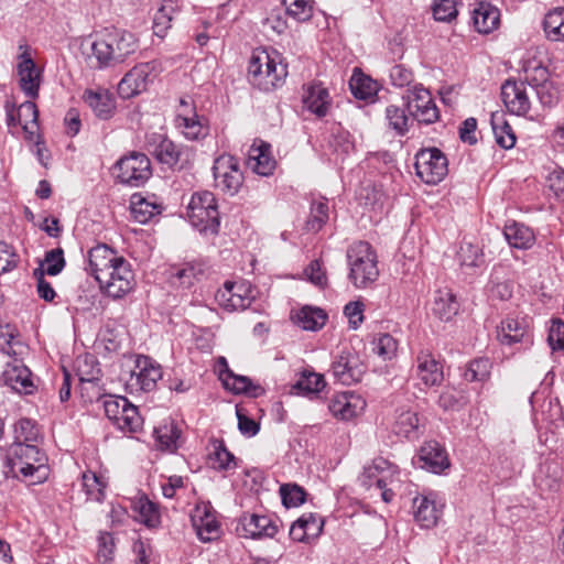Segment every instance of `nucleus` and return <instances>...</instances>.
Returning <instances> with one entry per match:
<instances>
[{
	"mask_svg": "<svg viewBox=\"0 0 564 564\" xmlns=\"http://www.w3.org/2000/svg\"><path fill=\"white\" fill-rule=\"evenodd\" d=\"M91 274L100 289L109 296L120 299L134 285V274L130 263L106 245L90 249L88 253Z\"/></svg>",
	"mask_w": 564,
	"mask_h": 564,
	"instance_id": "nucleus-1",
	"label": "nucleus"
},
{
	"mask_svg": "<svg viewBox=\"0 0 564 564\" xmlns=\"http://www.w3.org/2000/svg\"><path fill=\"white\" fill-rule=\"evenodd\" d=\"M138 46L131 32L112 29L84 39L80 51L93 67L107 68L123 63Z\"/></svg>",
	"mask_w": 564,
	"mask_h": 564,
	"instance_id": "nucleus-2",
	"label": "nucleus"
},
{
	"mask_svg": "<svg viewBox=\"0 0 564 564\" xmlns=\"http://www.w3.org/2000/svg\"><path fill=\"white\" fill-rule=\"evenodd\" d=\"M286 76L288 66L276 51L258 48L252 52L248 65V80L253 87L272 91L284 84Z\"/></svg>",
	"mask_w": 564,
	"mask_h": 564,
	"instance_id": "nucleus-3",
	"label": "nucleus"
},
{
	"mask_svg": "<svg viewBox=\"0 0 564 564\" xmlns=\"http://www.w3.org/2000/svg\"><path fill=\"white\" fill-rule=\"evenodd\" d=\"M7 466L13 476L22 475L42 482L47 477L46 457L35 444L12 443L7 451Z\"/></svg>",
	"mask_w": 564,
	"mask_h": 564,
	"instance_id": "nucleus-4",
	"label": "nucleus"
},
{
	"mask_svg": "<svg viewBox=\"0 0 564 564\" xmlns=\"http://www.w3.org/2000/svg\"><path fill=\"white\" fill-rule=\"evenodd\" d=\"M348 280L356 289H366L379 276L377 253L366 241H357L347 250Z\"/></svg>",
	"mask_w": 564,
	"mask_h": 564,
	"instance_id": "nucleus-5",
	"label": "nucleus"
},
{
	"mask_svg": "<svg viewBox=\"0 0 564 564\" xmlns=\"http://www.w3.org/2000/svg\"><path fill=\"white\" fill-rule=\"evenodd\" d=\"M187 217L193 227L204 235H216L219 230V212L212 192L194 193L187 206Z\"/></svg>",
	"mask_w": 564,
	"mask_h": 564,
	"instance_id": "nucleus-6",
	"label": "nucleus"
},
{
	"mask_svg": "<svg viewBox=\"0 0 564 564\" xmlns=\"http://www.w3.org/2000/svg\"><path fill=\"white\" fill-rule=\"evenodd\" d=\"M102 406L107 417L124 433H134L142 426V417L134 406L124 397L106 395Z\"/></svg>",
	"mask_w": 564,
	"mask_h": 564,
	"instance_id": "nucleus-7",
	"label": "nucleus"
},
{
	"mask_svg": "<svg viewBox=\"0 0 564 564\" xmlns=\"http://www.w3.org/2000/svg\"><path fill=\"white\" fill-rule=\"evenodd\" d=\"M162 375V368L156 361L148 356L139 355L126 379V387L131 393L150 392L156 388Z\"/></svg>",
	"mask_w": 564,
	"mask_h": 564,
	"instance_id": "nucleus-8",
	"label": "nucleus"
},
{
	"mask_svg": "<svg viewBox=\"0 0 564 564\" xmlns=\"http://www.w3.org/2000/svg\"><path fill=\"white\" fill-rule=\"evenodd\" d=\"M414 167L422 182L436 185L447 175L448 161L437 148L422 149L415 155Z\"/></svg>",
	"mask_w": 564,
	"mask_h": 564,
	"instance_id": "nucleus-9",
	"label": "nucleus"
},
{
	"mask_svg": "<svg viewBox=\"0 0 564 564\" xmlns=\"http://www.w3.org/2000/svg\"><path fill=\"white\" fill-rule=\"evenodd\" d=\"M404 107L419 123L431 124L440 118L438 109L431 93L423 85H414L402 96Z\"/></svg>",
	"mask_w": 564,
	"mask_h": 564,
	"instance_id": "nucleus-10",
	"label": "nucleus"
},
{
	"mask_svg": "<svg viewBox=\"0 0 564 564\" xmlns=\"http://www.w3.org/2000/svg\"><path fill=\"white\" fill-rule=\"evenodd\" d=\"M161 72V63L155 59L137 64L118 84V94L124 99L141 94Z\"/></svg>",
	"mask_w": 564,
	"mask_h": 564,
	"instance_id": "nucleus-11",
	"label": "nucleus"
},
{
	"mask_svg": "<svg viewBox=\"0 0 564 564\" xmlns=\"http://www.w3.org/2000/svg\"><path fill=\"white\" fill-rule=\"evenodd\" d=\"M213 175L216 187L231 196L238 193L243 183L239 161L230 154H221L215 159Z\"/></svg>",
	"mask_w": 564,
	"mask_h": 564,
	"instance_id": "nucleus-12",
	"label": "nucleus"
},
{
	"mask_svg": "<svg viewBox=\"0 0 564 564\" xmlns=\"http://www.w3.org/2000/svg\"><path fill=\"white\" fill-rule=\"evenodd\" d=\"M116 167L117 177L122 184L138 187L144 184L152 175L150 159L139 152H132L121 158Z\"/></svg>",
	"mask_w": 564,
	"mask_h": 564,
	"instance_id": "nucleus-13",
	"label": "nucleus"
},
{
	"mask_svg": "<svg viewBox=\"0 0 564 564\" xmlns=\"http://www.w3.org/2000/svg\"><path fill=\"white\" fill-rule=\"evenodd\" d=\"M534 91L535 87L524 82L507 80L501 87V98L510 113L525 116L531 109V95Z\"/></svg>",
	"mask_w": 564,
	"mask_h": 564,
	"instance_id": "nucleus-14",
	"label": "nucleus"
},
{
	"mask_svg": "<svg viewBox=\"0 0 564 564\" xmlns=\"http://www.w3.org/2000/svg\"><path fill=\"white\" fill-rule=\"evenodd\" d=\"M252 299L250 286L245 282L227 281L216 293L218 304L229 312L247 308Z\"/></svg>",
	"mask_w": 564,
	"mask_h": 564,
	"instance_id": "nucleus-15",
	"label": "nucleus"
},
{
	"mask_svg": "<svg viewBox=\"0 0 564 564\" xmlns=\"http://www.w3.org/2000/svg\"><path fill=\"white\" fill-rule=\"evenodd\" d=\"M18 59L17 74L20 88L29 98H36L42 82L41 70L36 67L28 51L21 53Z\"/></svg>",
	"mask_w": 564,
	"mask_h": 564,
	"instance_id": "nucleus-16",
	"label": "nucleus"
},
{
	"mask_svg": "<svg viewBox=\"0 0 564 564\" xmlns=\"http://www.w3.org/2000/svg\"><path fill=\"white\" fill-rule=\"evenodd\" d=\"M332 372L340 383L350 386L361 380L365 366L356 355L343 350L333 361Z\"/></svg>",
	"mask_w": 564,
	"mask_h": 564,
	"instance_id": "nucleus-17",
	"label": "nucleus"
},
{
	"mask_svg": "<svg viewBox=\"0 0 564 564\" xmlns=\"http://www.w3.org/2000/svg\"><path fill=\"white\" fill-rule=\"evenodd\" d=\"M175 126L181 130L182 134L191 141L200 140L208 133V129L198 118L192 105L185 99H181L180 101Z\"/></svg>",
	"mask_w": 564,
	"mask_h": 564,
	"instance_id": "nucleus-18",
	"label": "nucleus"
},
{
	"mask_svg": "<svg viewBox=\"0 0 564 564\" xmlns=\"http://www.w3.org/2000/svg\"><path fill=\"white\" fill-rule=\"evenodd\" d=\"M191 521L200 541L210 542L219 536L220 527L209 505H197L191 514Z\"/></svg>",
	"mask_w": 564,
	"mask_h": 564,
	"instance_id": "nucleus-19",
	"label": "nucleus"
},
{
	"mask_svg": "<svg viewBox=\"0 0 564 564\" xmlns=\"http://www.w3.org/2000/svg\"><path fill=\"white\" fill-rule=\"evenodd\" d=\"M237 532L243 538H272L278 532V527L268 516L245 513L239 519Z\"/></svg>",
	"mask_w": 564,
	"mask_h": 564,
	"instance_id": "nucleus-20",
	"label": "nucleus"
},
{
	"mask_svg": "<svg viewBox=\"0 0 564 564\" xmlns=\"http://www.w3.org/2000/svg\"><path fill=\"white\" fill-rule=\"evenodd\" d=\"M145 149L160 163L167 166H174L180 161L181 149L162 133L153 132L148 134Z\"/></svg>",
	"mask_w": 564,
	"mask_h": 564,
	"instance_id": "nucleus-21",
	"label": "nucleus"
},
{
	"mask_svg": "<svg viewBox=\"0 0 564 564\" xmlns=\"http://www.w3.org/2000/svg\"><path fill=\"white\" fill-rule=\"evenodd\" d=\"M0 381L18 393L30 394L34 390L30 369L17 359L7 364Z\"/></svg>",
	"mask_w": 564,
	"mask_h": 564,
	"instance_id": "nucleus-22",
	"label": "nucleus"
},
{
	"mask_svg": "<svg viewBox=\"0 0 564 564\" xmlns=\"http://www.w3.org/2000/svg\"><path fill=\"white\" fill-rule=\"evenodd\" d=\"M218 367L219 379L223 381L226 389L235 393H246L253 398L263 393V389L258 384H253L248 377L235 375L229 369L225 357L218 359Z\"/></svg>",
	"mask_w": 564,
	"mask_h": 564,
	"instance_id": "nucleus-23",
	"label": "nucleus"
},
{
	"mask_svg": "<svg viewBox=\"0 0 564 564\" xmlns=\"http://www.w3.org/2000/svg\"><path fill=\"white\" fill-rule=\"evenodd\" d=\"M366 406V401L358 394L344 392L336 394L329 402L330 413L339 420H351L360 414Z\"/></svg>",
	"mask_w": 564,
	"mask_h": 564,
	"instance_id": "nucleus-24",
	"label": "nucleus"
},
{
	"mask_svg": "<svg viewBox=\"0 0 564 564\" xmlns=\"http://www.w3.org/2000/svg\"><path fill=\"white\" fill-rule=\"evenodd\" d=\"M271 145L261 140L254 141L248 150L247 166L261 176L273 173L276 162L270 152Z\"/></svg>",
	"mask_w": 564,
	"mask_h": 564,
	"instance_id": "nucleus-25",
	"label": "nucleus"
},
{
	"mask_svg": "<svg viewBox=\"0 0 564 564\" xmlns=\"http://www.w3.org/2000/svg\"><path fill=\"white\" fill-rule=\"evenodd\" d=\"M386 469L390 475H392V466L383 458H378L373 460L372 466L366 468L365 470V479L364 484L371 488L372 486L376 489L380 490L381 498L384 502H390L393 499L394 492L392 489L388 488V478L384 475Z\"/></svg>",
	"mask_w": 564,
	"mask_h": 564,
	"instance_id": "nucleus-26",
	"label": "nucleus"
},
{
	"mask_svg": "<svg viewBox=\"0 0 564 564\" xmlns=\"http://www.w3.org/2000/svg\"><path fill=\"white\" fill-rule=\"evenodd\" d=\"M6 110L8 124H20L30 134H33L37 129L39 111L33 101H24L18 109L7 102Z\"/></svg>",
	"mask_w": 564,
	"mask_h": 564,
	"instance_id": "nucleus-27",
	"label": "nucleus"
},
{
	"mask_svg": "<svg viewBox=\"0 0 564 564\" xmlns=\"http://www.w3.org/2000/svg\"><path fill=\"white\" fill-rule=\"evenodd\" d=\"M417 464L421 468L438 474L448 467L445 451L437 442L425 443L419 452Z\"/></svg>",
	"mask_w": 564,
	"mask_h": 564,
	"instance_id": "nucleus-28",
	"label": "nucleus"
},
{
	"mask_svg": "<svg viewBox=\"0 0 564 564\" xmlns=\"http://www.w3.org/2000/svg\"><path fill=\"white\" fill-rule=\"evenodd\" d=\"M498 338L502 345L529 341V325L524 318L508 316L498 328Z\"/></svg>",
	"mask_w": 564,
	"mask_h": 564,
	"instance_id": "nucleus-29",
	"label": "nucleus"
},
{
	"mask_svg": "<svg viewBox=\"0 0 564 564\" xmlns=\"http://www.w3.org/2000/svg\"><path fill=\"white\" fill-rule=\"evenodd\" d=\"M416 376L426 387L440 384L443 380V369L440 362L427 351H421L416 357Z\"/></svg>",
	"mask_w": 564,
	"mask_h": 564,
	"instance_id": "nucleus-30",
	"label": "nucleus"
},
{
	"mask_svg": "<svg viewBox=\"0 0 564 564\" xmlns=\"http://www.w3.org/2000/svg\"><path fill=\"white\" fill-rule=\"evenodd\" d=\"M473 24L477 32L488 34L500 23V12L497 7L486 1H479L473 10Z\"/></svg>",
	"mask_w": 564,
	"mask_h": 564,
	"instance_id": "nucleus-31",
	"label": "nucleus"
},
{
	"mask_svg": "<svg viewBox=\"0 0 564 564\" xmlns=\"http://www.w3.org/2000/svg\"><path fill=\"white\" fill-rule=\"evenodd\" d=\"M84 100L101 120H108L115 115L116 101L108 90H86Z\"/></svg>",
	"mask_w": 564,
	"mask_h": 564,
	"instance_id": "nucleus-32",
	"label": "nucleus"
},
{
	"mask_svg": "<svg viewBox=\"0 0 564 564\" xmlns=\"http://www.w3.org/2000/svg\"><path fill=\"white\" fill-rule=\"evenodd\" d=\"M391 429L392 432L400 437L408 440L417 438L420 434L417 414L410 409H398Z\"/></svg>",
	"mask_w": 564,
	"mask_h": 564,
	"instance_id": "nucleus-33",
	"label": "nucleus"
},
{
	"mask_svg": "<svg viewBox=\"0 0 564 564\" xmlns=\"http://www.w3.org/2000/svg\"><path fill=\"white\" fill-rule=\"evenodd\" d=\"M459 311L456 295L449 289L436 291L432 305L433 314L442 322H449Z\"/></svg>",
	"mask_w": 564,
	"mask_h": 564,
	"instance_id": "nucleus-34",
	"label": "nucleus"
},
{
	"mask_svg": "<svg viewBox=\"0 0 564 564\" xmlns=\"http://www.w3.org/2000/svg\"><path fill=\"white\" fill-rule=\"evenodd\" d=\"M440 514L441 511L437 509L435 501L427 496H419L413 499L414 520L421 528L430 529L434 527Z\"/></svg>",
	"mask_w": 564,
	"mask_h": 564,
	"instance_id": "nucleus-35",
	"label": "nucleus"
},
{
	"mask_svg": "<svg viewBox=\"0 0 564 564\" xmlns=\"http://www.w3.org/2000/svg\"><path fill=\"white\" fill-rule=\"evenodd\" d=\"M303 102L311 112L324 117L330 106L328 90L321 84H312L305 90Z\"/></svg>",
	"mask_w": 564,
	"mask_h": 564,
	"instance_id": "nucleus-36",
	"label": "nucleus"
},
{
	"mask_svg": "<svg viewBox=\"0 0 564 564\" xmlns=\"http://www.w3.org/2000/svg\"><path fill=\"white\" fill-rule=\"evenodd\" d=\"M503 235L509 245L518 249H529L535 241L533 231L528 226L517 221L506 224Z\"/></svg>",
	"mask_w": 564,
	"mask_h": 564,
	"instance_id": "nucleus-37",
	"label": "nucleus"
},
{
	"mask_svg": "<svg viewBox=\"0 0 564 564\" xmlns=\"http://www.w3.org/2000/svg\"><path fill=\"white\" fill-rule=\"evenodd\" d=\"M292 318L302 329L316 332L325 325L327 315L321 308L304 306Z\"/></svg>",
	"mask_w": 564,
	"mask_h": 564,
	"instance_id": "nucleus-38",
	"label": "nucleus"
},
{
	"mask_svg": "<svg viewBox=\"0 0 564 564\" xmlns=\"http://www.w3.org/2000/svg\"><path fill=\"white\" fill-rule=\"evenodd\" d=\"M490 123L497 144L506 150L513 148L517 138L505 115L502 112H494Z\"/></svg>",
	"mask_w": 564,
	"mask_h": 564,
	"instance_id": "nucleus-39",
	"label": "nucleus"
},
{
	"mask_svg": "<svg viewBox=\"0 0 564 564\" xmlns=\"http://www.w3.org/2000/svg\"><path fill=\"white\" fill-rule=\"evenodd\" d=\"M204 271L205 270L203 264L196 262H187L181 267H174L171 271L170 279L173 284L188 288L193 285L200 275L204 274Z\"/></svg>",
	"mask_w": 564,
	"mask_h": 564,
	"instance_id": "nucleus-40",
	"label": "nucleus"
},
{
	"mask_svg": "<svg viewBox=\"0 0 564 564\" xmlns=\"http://www.w3.org/2000/svg\"><path fill=\"white\" fill-rule=\"evenodd\" d=\"M543 29L549 40L564 41V8L550 10L544 17Z\"/></svg>",
	"mask_w": 564,
	"mask_h": 564,
	"instance_id": "nucleus-41",
	"label": "nucleus"
},
{
	"mask_svg": "<svg viewBox=\"0 0 564 564\" xmlns=\"http://www.w3.org/2000/svg\"><path fill=\"white\" fill-rule=\"evenodd\" d=\"M162 207L155 202L149 200L141 195H133L131 199V213L135 221L148 223L153 216L161 213Z\"/></svg>",
	"mask_w": 564,
	"mask_h": 564,
	"instance_id": "nucleus-42",
	"label": "nucleus"
},
{
	"mask_svg": "<svg viewBox=\"0 0 564 564\" xmlns=\"http://www.w3.org/2000/svg\"><path fill=\"white\" fill-rule=\"evenodd\" d=\"M156 442L161 449L174 452L177 449V442L181 436L176 423L172 420L165 422L154 430Z\"/></svg>",
	"mask_w": 564,
	"mask_h": 564,
	"instance_id": "nucleus-43",
	"label": "nucleus"
},
{
	"mask_svg": "<svg viewBox=\"0 0 564 564\" xmlns=\"http://www.w3.org/2000/svg\"><path fill=\"white\" fill-rule=\"evenodd\" d=\"M209 460L213 468L218 470H228L236 467L235 456L226 448L221 440L212 441Z\"/></svg>",
	"mask_w": 564,
	"mask_h": 564,
	"instance_id": "nucleus-44",
	"label": "nucleus"
},
{
	"mask_svg": "<svg viewBox=\"0 0 564 564\" xmlns=\"http://www.w3.org/2000/svg\"><path fill=\"white\" fill-rule=\"evenodd\" d=\"M406 111L408 110L404 108L395 105H390L386 108L388 127L393 130L397 135L402 137L409 131L411 120Z\"/></svg>",
	"mask_w": 564,
	"mask_h": 564,
	"instance_id": "nucleus-45",
	"label": "nucleus"
},
{
	"mask_svg": "<svg viewBox=\"0 0 564 564\" xmlns=\"http://www.w3.org/2000/svg\"><path fill=\"white\" fill-rule=\"evenodd\" d=\"M137 519L148 527H155L160 521V514L156 506L147 497H140L132 503Z\"/></svg>",
	"mask_w": 564,
	"mask_h": 564,
	"instance_id": "nucleus-46",
	"label": "nucleus"
},
{
	"mask_svg": "<svg viewBox=\"0 0 564 564\" xmlns=\"http://www.w3.org/2000/svg\"><path fill=\"white\" fill-rule=\"evenodd\" d=\"M82 486L87 495V499L94 501H101L104 499L107 484L102 477L97 476L96 473H84L82 477Z\"/></svg>",
	"mask_w": 564,
	"mask_h": 564,
	"instance_id": "nucleus-47",
	"label": "nucleus"
},
{
	"mask_svg": "<svg viewBox=\"0 0 564 564\" xmlns=\"http://www.w3.org/2000/svg\"><path fill=\"white\" fill-rule=\"evenodd\" d=\"M40 437V430L30 419H21L14 425V442L21 444H35Z\"/></svg>",
	"mask_w": 564,
	"mask_h": 564,
	"instance_id": "nucleus-48",
	"label": "nucleus"
},
{
	"mask_svg": "<svg viewBox=\"0 0 564 564\" xmlns=\"http://www.w3.org/2000/svg\"><path fill=\"white\" fill-rule=\"evenodd\" d=\"M328 220V204L326 200H317L312 204L311 215L306 221L308 231H318Z\"/></svg>",
	"mask_w": 564,
	"mask_h": 564,
	"instance_id": "nucleus-49",
	"label": "nucleus"
},
{
	"mask_svg": "<svg viewBox=\"0 0 564 564\" xmlns=\"http://www.w3.org/2000/svg\"><path fill=\"white\" fill-rule=\"evenodd\" d=\"M40 268L44 275H57L65 267L64 252L61 248L52 249L45 253L44 260L41 262Z\"/></svg>",
	"mask_w": 564,
	"mask_h": 564,
	"instance_id": "nucleus-50",
	"label": "nucleus"
},
{
	"mask_svg": "<svg viewBox=\"0 0 564 564\" xmlns=\"http://www.w3.org/2000/svg\"><path fill=\"white\" fill-rule=\"evenodd\" d=\"M116 550L115 538L111 533L101 531L97 538V558L100 564H111Z\"/></svg>",
	"mask_w": 564,
	"mask_h": 564,
	"instance_id": "nucleus-51",
	"label": "nucleus"
},
{
	"mask_svg": "<svg viewBox=\"0 0 564 564\" xmlns=\"http://www.w3.org/2000/svg\"><path fill=\"white\" fill-rule=\"evenodd\" d=\"M324 387L325 381L323 376L312 371H303L301 378L294 386V388L302 393H317Z\"/></svg>",
	"mask_w": 564,
	"mask_h": 564,
	"instance_id": "nucleus-52",
	"label": "nucleus"
},
{
	"mask_svg": "<svg viewBox=\"0 0 564 564\" xmlns=\"http://www.w3.org/2000/svg\"><path fill=\"white\" fill-rule=\"evenodd\" d=\"M286 29L288 23L280 9L272 10L262 21V30L267 36L281 35Z\"/></svg>",
	"mask_w": 564,
	"mask_h": 564,
	"instance_id": "nucleus-53",
	"label": "nucleus"
},
{
	"mask_svg": "<svg viewBox=\"0 0 564 564\" xmlns=\"http://www.w3.org/2000/svg\"><path fill=\"white\" fill-rule=\"evenodd\" d=\"M491 362L488 358H478L469 362L464 377L467 381H482L488 378Z\"/></svg>",
	"mask_w": 564,
	"mask_h": 564,
	"instance_id": "nucleus-54",
	"label": "nucleus"
},
{
	"mask_svg": "<svg viewBox=\"0 0 564 564\" xmlns=\"http://www.w3.org/2000/svg\"><path fill=\"white\" fill-rule=\"evenodd\" d=\"M22 348L19 340L15 339V329L10 325H0V350L9 356H17Z\"/></svg>",
	"mask_w": 564,
	"mask_h": 564,
	"instance_id": "nucleus-55",
	"label": "nucleus"
},
{
	"mask_svg": "<svg viewBox=\"0 0 564 564\" xmlns=\"http://www.w3.org/2000/svg\"><path fill=\"white\" fill-rule=\"evenodd\" d=\"M286 13L297 21H306L312 17L310 0H283Z\"/></svg>",
	"mask_w": 564,
	"mask_h": 564,
	"instance_id": "nucleus-56",
	"label": "nucleus"
},
{
	"mask_svg": "<svg viewBox=\"0 0 564 564\" xmlns=\"http://www.w3.org/2000/svg\"><path fill=\"white\" fill-rule=\"evenodd\" d=\"M398 349L397 340L390 334H381L373 341V351L384 360H390Z\"/></svg>",
	"mask_w": 564,
	"mask_h": 564,
	"instance_id": "nucleus-57",
	"label": "nucleus"
},
{
	"mask_svg": "<svg viewBox=\"0 0 564 564\" xmlns=\"http://www.w3.org/2000/svg\"><path fill=\"white\" fill-rule=\"evenodd\" d=\"M480 257L481 250L477 245L465 240L460 243L457 258L462 265L476 267Z\"/></svg>",
	"mask_w": 564,
	"mask_h": 564,
	"instance_id": "nucleus-58",
	"label": "nucleus"
},
{
	"mask_svg": "<svg viewBox=\"0 0 564 564\" xmlns=\"http://www.w3.org/2000/svg\"><path fill=\"white\" fill-rule=\"evenodd\" d=\"M280 494L286 508L297 507L305 500V491L297 485H283L280 488Z\"/></svg>",
	"mask_w": 564,
	"mask_h": 564,
	"instance_id": "nucleus-59",
	"label": "nucleus"
},
{
	"mask_svg": "<svg viewBox=\"0 0 564 564\" xmlns=\"http://www.w3.org/2000/svg\"><path fill=\"white\" fill-rule=\"evenodd\" d=\"M432 10L435 20L443 22L451 21L458 13L456 0H434Z\"/></svg>",
	"mask_w": 564,
	"mask_h": 564,
	"instance_id": "nucleus-60",
	"label": "nucleus"
},
{
	"mask_svg": "<svg viewBox=\"0 0 564 564\" xmlns=\"http://www.w3.org/2000/svg\"><path fill=\"white\" fill-rule=\"evenodd\" d=\"M173 8L162 6L154 15L153 32L159 37H164L171 28Z\"/></svg>",
	"mask_w": 564,
	"mask_h": 564,
	"instance_id": "nucleus-61",
	"label": "nucleus"
},
{
	"mask_svg": "<svg viewBox=\"0 0 564 564\" xmlns=\"http://www.w3.org/2000/svg\"><path fill=\"white\" fill-rule=\"evenodd\" d=\"M350 88L358 99L367 100L376 94V85L370 78L352 77Z\"/></svg>",
	"mask_w": 564,
	"mask_h": 564,
	"instance_id": "nucleus-62",
	"label": "nucleus"
},
{
	"mask_svg": "<svg viewBox=\"0 0 564 564\" xmlns=\"http://www.w3.org/2000/svg\"><path fill=\"white\" fill-rule=\"evenodd\" d=\"M547 187L558 200L564 202V170L556 169L549 174Z\"/></svg>",
	"mask_w": 564,
	"mask_h": 564,
	"instance_id": "nucleus-63",
	"label": "nucleus"
},
{
	"mask_svg": "<svg viewBox=\"0 0 564 564\" xmlns=\"http://www.w3.org/2000/svg\"><path fill=\"white\" fill-rule=\"evenodd\" d=\"M547 341L553 350L564 349V323L562 321H553L549 330Z\"/></svg>",
	"mask_w": 564,
	"mask_h": 564,
	"instance_id": "nucleus-64",
	"label": "nucleus"
}]
</instances>
